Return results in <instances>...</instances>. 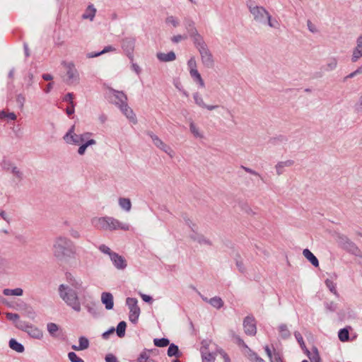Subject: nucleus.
Segmentation results:
<instances>
[{"label": "nucleus", "instance_id": "nucleus-1", "mask_svg": "<svg viewBox=\"0 0 362 362\" xmlns=\"http://www.w3.org/2000/svg\"><path fill=\"white\" fill-rule=\"evenodd\" d=\"M68 285L62 284L59 288L60 297L63 300L75 311H81V303L78 293H83L86 288L83 286L80 279H76L72 274H66Z\"/></svg>", "mask_w": 362, "mask_h": 362}, {"label": "nucleus", "instance_id": "nucleus-2", "mask_svg": "<svg viewBox=\"0 0 362 362\" xmlns=\"http://www.w3.org/2000/svg\"><path fill=\"white\" fill-rule=\"evenodd\" d=\"M53 255L60 261L74 257L77 253V248L74 243L67 237L59 235L53 242Z\"/></svg>", "mask_w": 362, "mask_h": 362}, {"label": "nucleus", "instance_id": "nucleus-3", "mask_svg": "<svg viewBox=\"0 0 362 362\" xmlns=\"http://www.w3.org/2000/svg\"><path fill=\"white\" fill-rule=\"evenodd\" d=\"M247 8L253 20L259 24L267 25L272 28H279V23L272 18L270 13L262 6H258L255 1H250L247 4Z\"/></svg>", "mask_w": 362, "mask_h": 362}, {"label": "nucleus", "instance_id": "nucleus-4", "mask_svg": "<svg viewBox=\"0 0 362 362\" xmlns=\"http://www.w3.org/2000/svg\"><path fill=\"white\" fill-rule=\"evenodd\" d=\"M91 225L96 229L103 230H129L130 226L128 223L120 222L111 216H95L90 220Z\"/></svg>", "mask_w": 362, "mask_h": 362}, {"label": "nucleus", "instance_id": "nucleus-5", "mask_svg": "<svg viewBox=\"0 0 362 362\" xmlns=\"http://www.w3.org/2000/svg\"><path fill=\"white\" fill-rule=\"evenodd\" d=\"M75 127L72 126L69 132L64 136V140L69 144L80 145L92 136V133L85 132L77 134L74 132Z\"/></svg>", "mask_w": 362, "mask_h": 362}, {"label": "nucleus", "instance_id": "nucleus-6", "mask_svg": "<svg viewBox=\"0 0 362 362\" xmlns=\"http://www.w3.org/2000/svg\"><path fill=\"white\" fill-rule=\"evenodd\" d=\"M16 327L28 333V334L37 339H41L43 337V332L41 329L33 325H28L23 322H19Z\"/></svg>", "mask_w": 362, "mask_h": 362}, {"label": "nucleus", "instance_id": "nucleus-7", "mask_svg": "<svg viewBox=\"0 0 362 362\" xmlns=\"http://www.w3.org/2000/svg\"><path fill=\"white\" fill-rule=\"evenodd\" d=\"M126 304L129 310V320L133 323H136L141 312L138 306L137 299L135 298H127L126 299Z\"/></svg>", "mask_w": 362, "mask_h": 362}, {"label": "nucleus", "instance_id": "nucleus-8", "mask_svg": "<svg viewBox=\"0 0 362 362\" xmlns=\"http://www.w3.org/2000/svg\"><path fill=\"white\" fill-rule=\"evenodd\" d=\"M63 65L66 71V83L68 84H73L74 83H77L79 79V76L78 71L76 70L74 63L64 62Z\"/></svg>", "mask_w": 362, "mask_h": 362}, {"label": "nucleus", "instance_id": "nucleus-9", "mask_svg": "<svg viewBox=\"0 0 362 362\" xmlns=\"http://www.w3.org/2000/svg\"><path fill=\"white\" fill-rule=\"evenodd\" d=\"M339 239V243L344 250L353 255H359L361 253L359 248L349 238L345 235H340Z\"/></svg>", "mask_w": 362, "mask_h": 362}, {"label": "nucleus", "instance_id": "nucleus-10", "mask_svg": "<svg viewBox=\"0 0 362 362\" xmlns=\"http://www.w3.org/2000/svg\"><path fill=\"white\" fill-rule=\"evenodd\" d=\"M201 57L202 63L206 68H212L214 64L213 55L207 47L198 50Z\"/></svg>", "mask_w": 362, "mask_h": 362}, {"label": "nucleus", "instance_id": "nucleus-11", "mask_svg": "<svg viewBox=\"0 0 362 362\" xmlns=\"http://www.w3.org/2000/svg\"><path fill=\"white\" fill-rule=\"evenodd\" d=\"M243 327L247 335L255 336L257 333L256 322L252 317L247 316L244 319Z\"/></svg>", "mask_w": 362, "mask_h": 362}, {"label": "nucleus", "instance_id": "nucleus-12", "mask_svg": "<svg viewBox=\"0 0 362 362\" xmlns=\"http://www.w3.org/2000/svg\"><path fill=\"white\" fill-rule=\"evenodd\" d=\"M134 45L135 39L134 37H125L122 41V47L131 60H133Z\"/></svg>", "mask_w": 362, "mask_h": 362}, {"label": "nucleus", "instance_id": "nucleus-13", "mask_svg": "<svg viewBox=\"0 0 362 362\" xmlns=\"http://www.w3.org/2000/svg\"><path fill=\"white\" fill-rule=\"evenodd\" d=\"M110 259H111L113 265L117 269L123 270L127 266V261L124 259V257H123L122 256L119 255V254H117L116 252L111 254Z\"/></svg>", "mask_w": 362, "mask_h": 362}, {"label": "nucleus", "instance_id": "nucleus-14", "mask_svg": "<svg viewBox=\"0 0 362 362\" xmlns=\"http://www.w3.org/2000/svg\"><path fill=\"white\" fill-rule=\"evenodd\" d=\"M193 98H194V103L197 105H198L199 107H200L202 108H205L210 111L217 109L219 107L218 105H206L204 103L202 95L198 92L193 93Z\"/></svg>", "mask_w": 362, "mask_h": 362}, {"label": "nucleus", "instance_id": "nucleus-15", "mask_svg": "<svg viewBox=\"0 0 362 362\" xmlns=\"http://www.w3.org/2000/svg\"><path fill=\"white\" fill-rule=\"evenodd\" d=\"M362 57V34L356 39V46L354 49L351 55V62L355 63Z\"/></svg>", "mask_w": 362, "mask_h": 362}, {"label": "nucleus", "instance_id": "nucleus-16", "mask_svg": "<svg viewBox=\"0 0 362 362\" xmlns=\"http://www.w3.org/2000/svg\"><path fill=\"white\" fill-rule=\"evenodd\" d=\"M295 161L291 159L277 162L274 167L276 175H283L285 173V168L292 167Z\"/></svg>", "mask_w": 362, "mask_h": 362}, {"label": "nucleus", "instance_id": "nucleus-17", "mask_svg": "<svg viewBox=\"0 0 362 362\" xmlns=\"http://www.w3.org/2000/svg\"><path fill=\"white\" fill-rule=\"evenodd\" d=\"M110 91L112 94V97L115 98L114 102L115 105L119 107L127 103V97L122 91L115 90H111Z\"/></svg>", "mask_w": 362, "mask_h": 362}, {"label": "nucleus", "instance_id": "nucleus-18", "mask_svg": "<svg viewBox=\"0 0 362 362\" xmlns=\"http://www.w3.org/2000/svg\"><path fill=\"white\" fill-rule=\"evenodd\" d=\"M120 110L127 117V118L133 124L137 122L136 117L133 110L128 106L127 103L119 107Z\"/></svg>", "mask_w": 362, "mask_h": 362}, {"label": "nucleus", "instance_id": "nucleus-19", "mask_svg": "<svg viewBox=\"0 0 362 362\" xmlns=\"http://www.w3.org/2000/svg\"><path fill=\"white\" fill-rule=\"evenodd\" d=\"M189 36L192 39L194 45L198 50L202 47L204 48L207 47L203 37L198 33V31Z\"/></svg>", "mask_w": 362, "mask_h": 362}, {"label": "nucleus", "instance_id": "nucleus-20", "mask_svg": "<svg viewBox=\"0 0 362 362\" xmlns=\"http://www.w3.org/2000/svg\"><path fill=\"white\" fill-rule=\"evenodd\" d=\"M101 301L107 310H111L114 305L113 296L108 292H104L101 295Z\"/></svg>", "mask_w": 362, "mask_h": 362}, {"label": "nucleus", "instance_id": "nucleus-21", "mask_svg": "<svg viewBox=\"0 0 362 362\" xmlns=\"http://www.w3.org/2000/svg\"><path fill=\"white\" fill-rule=\"evenodd\" d=\"M47 329L51 337L57 338L60 335V327L58 325L54 322H49L47 325Z\"/></svg>", "mask_w": 362, "mask_h": 362}, {"label": "nucleus", "instance_id": "nucleus-22", "mask_svg": "<svg viewBox=\"0 0 362 362\" xmlns=\"http://www.w3.org/2000/svg\"><path fill=\"white\" fill-rule=\"evenodd\" d=\"M184 25L189 35H192L197 31L194 21L189 18H185L184 19Z\"/></svg>", "mask_w": 362, "mask_h": 362}, {"label": "nucleus", "instance_id": "nucleus-23", "mask_svg": "<svg viewBox=\"0 0 362 362\" xmlns=\"http://www.w3.org/2000/svg\"><path fill=\"white\" fill-rule=\"evenodd\" d=\"M78 346L72 345L71 349L74 351H81L87 349L89 347V341L85 337H80L78 339Z\"/></svg>", "mask_w": 362, "mask_h": 362}, {"label": "nucleus", "instance_id": "nucleus-24", "mask_svg": "<svg viewBox=\"0 0 362 362\" xmlns=\"http://www.w3.org/2000/svg\"><path fill=\"white\" fill-rule=\"evenodd\" d=\"M157 58L161 62H167L174 61L176 57L175 52L171 51L168 53L159 52L157 54Z\"/></svg>", "mask_w": 362, "mask_h": 362}, {"label": "nucleus", "instance_id": "nucleus-25", "mask_svg": "<svg viewBox=\"0 0 362 362\" xmlns=\"http://www.w3.org/2000/svg\"><path fill=\"white\" fill-rule=\"evenodd\" d=\"M96 8L94 7L93 4L89 5L83 14L82 15V18L83 19H89L90 21H93L96 13Z\"/></svg>", "mask_w": 362, "mask_h": 362}, {"label": "nucleus", "instance_id": "nucleus-26", "mask_svg": "<svg viewBox=\"0 0 362 362\" xmlns=\"http://www.w3.org/2000/svg\"><path fill=\"white\" fill-rule=\"evenodd\" d=\"M96 144V141L93 139L89 138L86 141H83V143L80 144V146L78 149V153L79 155H83L86 152V148L91 145H95Z\"/></svg>", "mask_w": 362, "mask_h": 362}, {"label": "nucleus", "instance_id": "nucleus-27", "mask_svg": "<svg viewBox=\"0 0 362 362\" xmlns=\"http://www.w3.org/2000/svg\"><path fill=\"white\" fill-rule=\"evenodd\" d=\"M303 255L313 266L318 267V259L308 249L303 250Z\"/></svg>", "mask_w": 362, "mask_h": 362}, {"label": "nucleus", "instance_id": "nucleus-28", "mask_svg": "<svg viewBox=\"0 0 362 362\" xmlns=\"http://www.w3.org/2000/svg\"><path fill=\"white\" fill-rule=\"evenodd\" d=\"M338 64L337 59L331 57L327 60L326 64L324 66V70L326 71H331L334 70Z\"/></svg>", "mask_w": 362, "mask_h": 362}, {"label": "nucleus", "instance_id": "nucleus-29", "mask_svg": "<svg viewBox=\"0 0 362 362\" xmlns=\"http://www.w3.org/2000/svg\"><path fill=\"white\" fill-rule=\"evenodd\" d=\"M279 332L281 337L284 339H288L291 337V332L285 324H281L279 326Z\"/></svg>", "mask_w": 362, "mask_h": 362}, {"label": "nucleus", "instance_id": "nucleus-30", "mask_svg": "<svg viewBox=\"0 0 362 362\" xmlns=\"http://www.w3.org/2000/svg\"><path fill=\"white\" fill-rule=\"evenodd\" d=\"M305 353L309 358L311 362H316L320 361V357L318 351L316 348H314L313 351L311 353L308 349H305Z\"/></svg>", "mask_w": 362, "mask_h": 362}, {"label": "nucleus", "instance_id": "nucleus-31", "mask_svg": "<svg viewBox=\"0 0 362 362\" xmlns=\"http://www.w3.org/2000/svg\"><path fill=\"white\" fill-rule=\"evenodd\" d=\"M9 346L11 349L17 351L18 353H22L24 351V346L14 339H11L9 341Z\"/></svg>", "mask_w": 362, "mask_h": 362}, {"label": "nucleus", "instance_id": "nucleus-32", "mask_svg": "<svg viewBox=\"0 0 362 362\" xmlns=\"http://www.w3.org/2000/svg\"><path fill=\"white\" fill-rule=\"evenodd\" d=\"M191 238L194 240V241H197L200 245H211V241L206 238L204 236L202 235L196 234L194 235H191Z\"/></svg>", "mask_w": 362, "mask_h": 362}, {"label": "nucleus", "instance_id": "nucleus-33", "mask_svg": "<svg viewBox=\"0 0 362 362\" xmlns=\"http://www.w3.org/2000/svg\"><path fill=\"white\" fill-rule=\"evenodd\" d=\"M119 206L127 211H129L132 208V203L128 198H119Z\"/></svg>", "mask_w": 362, "mask_h": 362}, {"label": "nucleus", "instance_id": "nucleus-34", "mask_svg": "<svg viewBox=\"0 0 362 362\" xmlns=\"http://www.w3.org/2000/svg\"><path fill=\"white\" fill-rule=\"evenodd\" d=\"M204 300L209 302L213 307L216 308H221L223 305V301L219 297H214L210 300H207V298H204Z\"/></svg>", "mask_w": 362, "mask_h": 362}, {"label": "nucleus", "instance_id": "nucleus-35", "mask_svg": "<svg viewBox=\"0 0 362 362\" xmlns=\"http://www.w3.org/2000/svg\"><path fill=\"white\" fill-rule=\"evenodd\" d=\"M23 289L21 288H16L15 289L5 288L3 291V293L5 296H21L23 295Z\"/></svg>", "mask_w": 362, "mask_h": 362}, {"label": "nucleus", "instance_id": "nucleus-36", "mask_svg": "<svg viewBox=\"0 0 362 362\" xmlns=\"http://www.w3.org/2000/svg\"><path fill=\"white\" fill-rule=\"evenodd\" d=\"M168 355L170 357H172V356H176L177 358L180 357L181 354L179 351L178 346L174 344H171L169 346L168 349Z\"/></svg>", "mask_w": 362, "mask_h": 362}, {"label": "nucleus", "instance_id": "nucleus-37", "mask_svg": "<svg viewBox=\"0 0 362 362\" xmlns=\"http://www.w3.org/2000/svg\"><path fill=\"white\" fill-rule=\"evenodd\" d=\"M187 67L189 69V75L198 72L197 69V62L194 57H191L187 62Z\"/></svg>", "mask_w": 362, "mask_h": 362}, {"label": "nucleus", "instance_id": "nucleus-38", "mask_svg": "<svg viewBox=\"0 0 362 362\" xmlns=\"http://www.w3.org/2000/svg\"><path fill=\"white\" fill-rule=\"evenodd\" d=\"M147 134L150 136L151 139L153 144L158 148H160L164 144V142L155 134H153L152 132H148Z\"/></svg>", "mask_w": 362, "mask_h": 362}, {"label": "nucleus", "instance_id": "nucleus-39", "mask_svg": "<svg viewBox=\"0 0 362 362\" xmlns=\"http://www.w3.org/2000/svg\"><path fill=\"white\" fill-rule=\"evenodd\" d=\"M202 362H214L215 356L213 354L206 351V349H202Z\"/></svg>", "mask_w": 362, "mask_h": 362}, {"label": "nucleus", "instance_id": "nucleus-40", "mask_svg": "<svg viewBox=\"0 0 362 362\" xmlns=\"http://www.w3.org/2000/svg\"><path fill=\"white\" fill-rule=\"evenodd\" d=\"M190 76L193 79L194 82L198 84L200 88L205 87V83L199 71L190 75Z\"/></svg>", "mask_w": 362, "mask_h": 362}, {"label": "nucleus", "instance_id": "nucleus-41", "mask_svg": "<svg viewBox=\"0 0 362 362\" xmlns=\"http://www.w3.org/2000/svg\"><path fill=\"white\" fill-rule=\"evenodd\" d=\"M165 23L177 28L180 25V20L173 16H169L165 18Z\"/></svg>", "mask_w": 362, "mask_h": 362}, {"label": "nucleus", "instance_id": "nucleus-42", "mask_svg": "<svg viewBox=\"0 0 362 362\" xmlns=\"http://www.w3.org/2000/svg\"><path fill=\"white\" fill-rule=\"evenodd\" d=\"M126 322L124 321L120 322L117 327V334L118 337H122L125 334V329H126Z\"/></svg>", "mask_w": 362, "mask_h": 362}, {"label": "nucleus", "instance_id": "nucleus-43", "mask_svg": "<svg viewBox=\"0 0 362 362\" xmlns=\"http://www.w3.org/2000/svg\"><path fill=\"white\" fill-rule=\"evenodd\" d=\"M189 130L192 134L197 138H202L203 135L200 132L199 128L195 125L194 123L191 122L189 124Z\"/></svg>", "mask_w": 362, "mask_h": 362}, {"label": "nucleus", "instance_id": "nucleus-44", "mask_svg": "<svg viewBox=\"0 0 362 362\" xmlns=\"http://www.w3.org/2000/svg\"><path fill=\"white\" fill-rule=\"evenodd\" d=\"M160 149L162 150L163 151H164L165 153H167L171 158H174L175 156V153L173 151V149L170 146H168V144H166L165 143L160 148Z\"/></svg>", "mask_w": 362, "mask_h": 362}, {"label": "nucleus", "instance_id": "nucleus-45", "mask_svg": "<svg viewBox=\"0 0 362 362\" xmlns=\"http://www.w3.org/2000/svg\"><path fill=\"white\" fill-rule=\"evenodd\" d=\"M154 345L158 347H165L169 345L170 341L168 339L162 338V339H154L153 340Z\"/></svg>", "mask_w": 362, "mask_h": 362}, {"label": "nucleus", "instance_id": "nucleus-46", "mask_svg": "<svg viewBox=\"0 0 362 362\" xmlns=\"http://www.w3.org/2000/svg\"><path fill=\"white\" fill-rule=\"evenodd\" d=\"M325 284L327 286V287L329 288V290L333 293L334 294L335 296H338L339 294H338V292L337 291V288H336V284L334 283L332 280L330 279H326L325 280Z\"/></svg>", "mask_w": 362, "mask_h": 362}, {"label": "nucleus", "instance_id": "nucleus-47", "mask_svg": "<svg viewBox=\"0 0 362 362\" xmlns=\"http://www.w3.org/2000/svg\"><path fill=\"white\" fill-rule=\"evenodd\" d=\"M5 118H8L11 120H16L17 116L14 112H7L5 110H2L0 112V119Z\"/></svg>", "mask_w": 362, "mask_h": 362}, {"label": "nucleus", "instance_id": "nucleus-48", "mask_svg": "<svg viewBox=\"0 0 362 362\" xmlns=\"http://www.w3.org/2000/svg\"><path fill=\"white\" fill-rule=\"evenodd\" d=\"M338 337L341 341H347L349 337V331L346 329H340L338 334Z\"/></svg>", "mask_w": 362, "mask_h": 362}, {"label": "nucleus", "instance_id": "nucleus-49", "mask_svg": "<svg viewBox=\"0 0 362 362\" xmlns=\"http://www.w3.org/2000/svg\"><path fill=\"white\" fill-rule=\"evenodd\" d=\"M294 336L297 340V341L298 342L300 348L303 349V350H305L306 346H305V342L303 341V338L301 335V334L299 332H294Z\"/></svg>", "mask_w": 362, "mask_h": 362}, {"label": "nucleus", "instance_id": "nucleus-50", "mask_svg": "<svg viewBox=\"0 0 362 362\" xmlns=\"http://www.w3.org/2000/svg\"><path fill=\"white\" fill-rule=\"evenodd\" d=\"M138 362H151L149 359V354H148V351L146 350H144L142 351L139 358H138Z\"/></svg>", "mask_w": 362, "mask_h": 362}, {"label": "nucleus", "instance_id": "nucleus-51", "mask_svg": "<svg viewBox=\"0 0 362 362\" xmlns=\"http://www.w3.org/2000/svg\"><path fill=\"white\" fill-rule=\"evenodd\" d=\"M98 249L101 252L108 255L110 258L111 257V254L115 253V252H112L110 250V248L105 245H100Z\"/></svg>", "mask_w": 362, "mask_h": 362}, {"label": "nucleus", "instance_id": "nucleus-52", "mask_svg": "<svg viewBox=\"0 0 362 362\" xmlns=\"http://www.w3.org/2000/svg\"><path fill=\"white\" fill-rule=\"evenodd\" d=\"M68 358L71 362H84V361L79 358L74 352H69L68 354Z\"/></svg>", "mask_w": 362, "mask_h": 362}, {"label": "nucleus", "instance_id": "nucleus-53", "mask_svg": "<svg viewBox=\"0 0 362 362\" xmlns=\"http://www.w3.org/2000/svg\"><path fill=\"white\" fill-rule=\"evenodd\" d=\"M187 37L188 36L187 35H177L173 36L171 38V40L174 43H178L182 40H186L187 38Z\"/></svg>", "mask_w": 362, "mask_h": 362}, {"label": "nucleus", "instance_id": "nucleus-54", "mask_svg": "<svg viewBox=\"0 0 362 362\" xmlns=\"http://www.w3.org/2000/svg\"><path fill=\"white\" fill-rule=\"evenodd\" d=\"M242 168L247 173H250V174H252L253 175H255V176H258L259 177H260L261 180H263V178L260 175L259 173H258L257 172H256L255 170L250 168H247V167H245V166H242Z\"/></svg>", "mask_w": 362, "mask_h": 362}, {"label": "nucleus", "instance_id": "nucleus-55", "mask_svg": "<svg viewBox=\"0 0 362 362\" xmlns=\"http://www.w3.org/2000/svg\"><path fill=\"white\" fill-rule=\"evenodd\" d=\"M307 26H308V30L313 33H317L318 30L317 28V27L315 26V24H313L310 20H308L307 21Z\"/></svg>", "mask_w": 362, "mask_h": 362}, {"label": "nucleus", "instance_id": "nucleus-56", "mask_svg": "<svg viewBox=\"0 0 362 362\" xmlns=\"http://www.w3.org/2000/svg\"><path fill=\"white\" fill-rule=\"evenodd\" d=\"M6 315L8 320L13 322H16L19 319V315L16 313H7Z\"/></svg>", "mask_w": 362, "mask_h": 362}, {"label": "nucleus", "instance_id": "nucleus-57", "mask_svg": "<svg viewBox=\"0 0 362 362\" xmlns=\"http://www.w3.org/2000/svg\"><path fill=\"white\" fill-rule=\"evenodd\" d=\"M105 362H119L115 356L112 354H108L105 356Z\"/></svg>", "mask_w": 362, "mask_h": 362}, {"label": "nucleus", "instance_id": "nucleus-58", "mask_svg": "<svg viewBox=\"0 0 362 362\" xmlns=\"http://www.w3.org/2000/svg\"><path fill=\"white\" fill-rule=\"evenodd\" d=\"M73 99H74V94L71 93H67L64 98V100L66 102H68L70 105L74 104Z\"/></svg>", "mask_w": 362, "mask_h": 362}, {"label": "nucleus", "instance_id": "nucleus-59", "mask_svg": "<svg viewBox=\"0 0 362 362\" xmlns=\"http://www.w3.org/2000/svg\"><path fill=\"white\" fill-rule=\"evenodd\" d=\"M250 360L252 362H265L262 358L255 353L250 355Z\"/></svg>", "mask_w": 362, "mask_h": 362}, {"label": "nucleus", "instance_id": "nucleus-60", "mask_svg": "<svg viewBox=\"0 0 362 362\" xmlns=\"http://www.w3.org/2000/svg\"><path fill=\"white\" fill-rule=\"evenodd\" d=\"M11 172L18 178H19V179L22 178V173L18 169L17 167H16V166L13 167L11 169Z\"/></svg>", "mask_w": 362, "mask_h": 362}, {"label": "nucleus", "instance_id": "nucleus-61", "mask_svg": "<svg viewBox=\"0 0 362 362\" xmlns=\"http://www.w3.org/2000/svg\"><path fill=\"white\" fill-rule=\"evenodd\" d=\"M6 264V261L0 257V274L4 272Z\"/></svg>", "mask_w": 362, "mask_h": 362}, {"label": "nucleus", "instance_id": "nucleus-62", "mask_svg": "<svg viewBox=\"0 0 362 362\" xmlns=\"http://www.w3.org/2000/svg\"><path fill=\"white\" fill-rule=\"evenodd\" d=\"M25 97L22 94H19L16 97V101L20 103L21 106L23 107L25 102Z\"/></svg>", "mask_w": 362, "mask_h": 362}, {"label": "nucleus", "instance_id": "nucleus-63", "mask_svg": "<svg viewBox=\"0 0 362 362\" xmlns=\"http://www.w3.org/2000/svg\"><path fill=\"white\" fill-rule=\"evenodd\" d=\"M70 235L72 238H76V239L80 238V237H81L80 233L76 230H71Z\"/></svg>", "mask_w": 362, "mask_h": 362}, {"label": "nucleus", "instance_id": "nucleus-64", "mask_svg": "<svg viewBox=\"0 0 362 362\" xmlns=\"http://www.w3.org/2000/svg\"><path fill=\"white\" fill-rule=\"evenodd\" d=\"M141 298L143 299L144 301L146 302V303H152V298L148 295H146V294H141Z\"/></svg>", "mask_w": 362, "mask_h": 362}]
</instances>
